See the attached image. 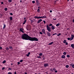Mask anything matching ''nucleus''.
<instances>
[{
    "label": "nucleus",
    "mask_w": 74,
    "mask_h": 74,
    "mask_svg": "<svg viewBox=\"0 0 74 74\" xmlns=\"http://www.w3.org/2000/svg\"><path fill=\"white\" fill-rule=\"evenodd\" d=\"M67 30H70V29L69 28H68L67 29Z\"/></svg>",
    "instance_id": "680f3d73"
},
{
    "label": "nucleus",
    "mask_w": 74,
    "mask_h": 74,
    "mask_svg": "<svg viewBox=\"0 0 74 74\" xmlns=\"http://www.w3.org/2000/svg\"><path fill=\"white\" fill-rule=\"evenodd\" d=\"M10 15H13V14H12V13H10Z\"/></svg>",
    "instance_id": "3c124183"
},
{
    "label": "nucleus",
    "mask_w": 74,
    "mask_h": 74,
    "mask_svg": "<svg viewBox=\"0 0 74 74\" xmlns=\"http://www.w3.org/2000/svg\"><path fill=\"white\" fill-rule=\"evenodd\" d=\"M55 73H57L58 71H57V70H56L55 71Z\"/></svg>",
    "instance_id": "bf43d9fd"
},
{
    "label": "nucleus",
    "mask_w": 74,
    "mask_h": 74,
    "mask_svg": "<svg viewBox=\"0 0 74 74\" xmlns=\"http://www.w3.org/2000/svg\"><path fill=\"white\" fill-rule=\"evenodd\" d=\"M43 60H45V58H43Z\"/></svg>",
    "instance_id": "052dcab7"
},
{
    "label": "nucleus",
    "mask_w": 74,
    "mask_h": 74,
    "mask_svg": "<svg viewBox=\"0 0 74 74\" xmlns=\"http://www.w3.org/2000/svg\"><path fill=\"white\" fill-rule=\"evenodd\" d=\"M8 74H12V73L11 72H8Z\"/></svg>",
    "instance_id": "c03bdc74"
},
{
    "label": "nucleus",
    "mask_w": 74,
    "mask_h": 74,
    "mask_svg": "<svg viewBox=\"0 0 74 74\" xmlns=\"http://www.w3.org/2000/svg\"><path fill=\"white\" fill-rule=\"evenodd\" d=\"M42 20V19H40L38 21V23H40V22H41Z\"/></svg>",
    "instance_id": "6e6552de"
},
{
    "label": "nucleus",
    "mask_w": 74,
    "mask_h": 74,
    "mask_svg": "<svg viewBox=\"0 0 74 74\" xmlns=\"http://www.w3.org/2000/svg\"><path fill=\"white\" fill-rule=\"evenodd\" d=\"M17 64H18V65H19V64H20V62H17Z\"/></svg>",
    "instance_id": "79ce46f5"
},
{
    "label": "nucleus",
    "mask_w": 74,
    "mask_h": 74,
    "mask_svg": "<svg viewBox=\"0 0 74 74\" xmlns=\"http://www.w3.org/2000/svg\"><path fill=\"white\" fill-rule=\"evenodd\" d=\"M53 20H56V18L55 19L53 18Z\"/></svg>",
    "instance_id": "0e129e2a"
},
{
    "label": "nucleus",
    "mask_w": 74,
    "mask_h": 74,
    "mask_svg": "<svg viewBox=\"0 0 74 74\" xmlns=\"http://www.w3.org/2000/svg\"><path fill=\"white\" fill-rule=\"evenodd\" d=\"M71 66H72L73 68H74V64H70Z\"/></svg>",
    "instance_id": "9b49d317"
},
{
    "label": "nucleus",
    "mask_w": 74,
    "mask_h": 74,
    "mask_svg": "<svg viewBox=\"0 0 74 74\" xmlns=\"http://www.w3.org/2000/svg\"><path fill=\"white\" fill-rule=\"evenodd\" d=\"M32 3H33V4H34V3H35V1H32Z\"/></svg>",
    "instance_id": "4c0bfd02"
},
{
    "label": "nucleus",
    "mask_w": 74,
    "mask_h": 74,
    "mask_svg": "<svg viewBox=\"0 0 74 74\" xmlns=\"http://www.w3.org/2000/svg\"><path fill=\"white\" fill-rule=\"evenodd\" d=\"M12 70V69L11 68H9L8 69V70Z\"/></svg>",
    "instance_id": "49530a36"
},
{
    "label": "nucleus",
    "mask_w": 74,
    "mask_h": 74,
    "mask_svg": "<svg viewBox=\"0 0 74 74\" xmlns=\"http://www.w3.org/2000/svg\"><path fill=\"white\" fill-rule=\"evenodd\" d=\"M27 30H31V25L29 24H28L27 25V27L26 28Z\"/></svg>",
    "instance_id": "f03ea898"
},
{
    "label": "nucleus",
    "mask_w": 74,
    "mask_h": 74,
    "mask_svg": "<svg viewBox=\"0 0 74 74\" xmlns=\"http://www.w3.org/2000/svg\"><path fill=\"white\" fill-rule=\"evenodd\" d=\"M6 49L7 51H8V50H9V48H8V47H6Z\"/></svg>",
    "instance_id": "cd10ccee"
},
{
    "label": "nucleus",
    "mask_w": 74,
    "mask_h": 74,
    "mask_svg": "<svg viewBox=\"0 0 74 74\" xmlns=\"http://www.w3.org/2000/svg\"><path fill=\"white\" fill-rule=\"evenodd\" d=\"M24 30V29L23 28H20V31H21V32H22V33H24L25 32H23V30Z\"/></svg>",
    "instance_id": "20e7f679"
},
{
    "label": "nucleus",
    "mask_w": 74,
    "mask_h": 74,
    "mask_svg": "<svg viewBox=\"0 0 74 74\" xmlns=\"http://www.w3.org/2000/svg\"><path fill=\"white\" fill-rule=\"evenodd\" d=\"M4 69H5V68L3 67V68H2V70H4Z\"/></svg>",
    "instance_id": "a18cd8bd"
},
{
    "label": "nucleus",
    "mask_w": 74,
    "mask_h": 74,
    "mask_svg": "<svg viewBox=\"0 0 74 74\" xmlns=\"http://www.w3.org/2000/svg\"><path fill=\"white\" fill-rule=\"evenodd\" d=\"M52 24H50L49 25V26H52Z\"/></svg>",
    "instance_id": "f704fd0d"
},
{
    "label": "nucleus",
    "mask_w": 74,
    "mask_h": 74,
    "mask_svg": "<svg viewBox=\"0 0 74 74\" xmlns=\"http://www.w3.org/2000/svg\"><path fill=\"white\" fill-rule=\"evenodd\" d=\"M42 18H47V16H42Z\"/></svg>",
    "instance_id": "f8f14e48"
},
{
    "label": "nucleus",
    "mask_w": 74,
    "mask_h": 74,
    "mask_svg": "<svg viewBox=\"0 0 74 74\" xmlns=\"http://www.w3.org/2000/svg\"><path fill=\"white\" fill-rule=\"evenodd\" d=\"M53 44V42H51L50 43L49 45H52V44Z\"/></svg>",
    "instance_id": "dca6fc26"
},
{
    "label": "nucleus",
    "mask_w": 74,
    "mask_h": 74,
    "mask_svg": "<svg viewBox=\"0 0 74 74\" xmlns=\"http://www.w3.org/2000/svg\"><path fill=\"white\" fill-rule=\"evenodd\" d=\"M73 23L74 22V19L73 20Z\"/></svg>",
    "instance_id": "774afa93"
},
{
    "label": "nucleus",
    "mask_w": 74,
    "mask_h": 74,
    "mask_svg": "<svg viewBox=\"0 0 74 74\" xmlns=\"http://www.w3.org/2000/svg\"><path fill=\"white\" fill-rule=\"evenodd\" d=\"M40 9H38L37 10V12H40Z\"/></svg>",
    "instance_id": "c85d7f7f"
},
{
    "label": "nucleus",
    "mask_w": 74,
    "mask_h": 74,
    "mask_svg": "<svg viewBox=\"0 0 74 74\" xmlns=\"http://www.w3.org/2000/svg\"><path fill=\"white\" fill-rule=\"evenodd\" d=\"M27 56H29V54H27L26 55Z\"/></svg>",
    "instance_id": "5fc2aeb1"
},
{
    "label": "nucleus",
    "mask_w": 74,
    "mask_h": 74,
    "mask_svg": "<svg viewBox=\"0 0 74 74\" xmlns=\"http://www.w3.org/2000/svg\"><path fill=\"white\" fill-rule=\"evenodd\" d=\"M25 74H27V73L26 72L25 73Z\"/></svg>",
    "instance_id": "338daca9"
},
{
    "label": "nucleus",
    "mask_w": 74,
    "mask_h": 74,
    "mask_svg": "<svg viewBox=\"0 0 74 74\" xmlns=\"http://www.w3.org/2000/svg\"><path fill=\"white\" fill-rule=\"evenodd\" d=\"M43 22L45 24V23H46V22H45V20H44L43 21Z\"/></svg>",
    "instance_id": "a19ab883"
},
{
    "label": "nucleus",
    "mask_w": 74,
    "mask_h": 74,
    "mask_svg": "<svg viewBox=\"0 0 74 74\" xmlns=\"http://www.w3.org/2000/svg\"><path fill=\"white\" fill-rule=\"evenodd\" d=\"M46 27L47 28V29L48 30L49 32H51V27H49L48 25H47L46 26Z\"/></svg>",
    "instance_id": "7ed1b4c3"
},
{
    "label": "nucleus",
    "mask_w": 74,
    "mask_h": 74,
    "mask_svg": "<svg viewBox=\"0 0 74 74\" xmlns=\"http://www.w3.org/2000/svg\"><path fill=\"white\" fill-rule=\"evenodd\" d=\"M52 12V11L51 10L50 11V12Z\"/></svg>",
    "instance_id": "13d9d810"
},
{
    "label": "nucleus",
    "mask_w": 74,
    "mask_h": 74,
    "mask_svg": "<svg viewBox=\"0 0 74 74\" xmlns=\"http://www.w3.org/2000/svg\"><path fill=\"white\" fill-rule=\"evenodd\" d=\"M67 39L68 40H70V38H68Z\"/></svg>",
    "instance_id": "864d4df0"
},
{
    "label": "nucleus",
    "mask_w": 74,
    "mask_h": 74,
    "mask_svg": "<svg viewBox=\"0 0 74 74\" xmlns=\"http://www.w3.org/2000/svg\"><path fill=\"white\" fill-rule=\"evenodd\" d=\"M66 56H67V58H70V55H67Z\"/></svg>",
    "instance_id": "473e14b6"
},
{
    "label": "nucleus",
    "mask_w": 74,
    "mask_h": 74,
    "mask_svg": "<svg viewBox=\"0 0 74 74\" xmlns=\"http://www.w3.org/2000/svg\"><path fill=\"white\" fill-rule=\"evenodd\" d=\"M60 35H61V33H59V34H58V36H60Z\"/></svg>",
    "instance_id": "8fccbe9b"
},
{
    "label": "nucleus",
    "mask_w": 74,
    "mask_h": 74,
    "mask_svg": "<svg viewBox=\"0 0 74 74\" xmlns=\"http://www.w3.org/2000/svg\"><path fill=\"white\" fill-rule=\"evenodd\" d=\"M63 54L65 55H66V52H64L63 53Z\"/></svg>",
    "instance_id": "7c9ffc66"
},
{
    "label": "nucleus",
    "mask_w": 74,
    "mask_h": 74,
    "mask_svg": "<svg viewBox=\"0 0 74 74\" xmlns=\"http://www.w3.org/2000/svg\"><path fill=\"white\" fill-rule=\"evenodd\" d=\"M9 49H13V48H12V47L11 46H10L9 47Z\"/></svg>",
    "instance_id": "ddd939ff"
},
{
    "label": "nucleus",
    "mask_w": 74,
    "mask_h": 74,
    "mask_svg": "<svg viewBox=\"0 0 74 74\" xmlns=\"http://www.w3.org/2000/svg\"><path fill=\"white\" fill-rule=\"evenodd\" d=\"M56 34H57V33L54 34H53L52 36H54V35H56Z\"/></svg>",
    "instance_id": "37998d69"
},
{
    "label": "nucleus",
    "mask_w": 74,
    "mask_h": 74,
    "mask_svg": "<svg viewBox=\"0 0 74 74\" xmlns=\"http://www.w3.org/2000/svg\"><path fill=\"white\" fill-rule=\"evenodd\" d=\"M26 22V20H25L24 22L23 23V25H24Z\"/></svg>",
    "instance_id": "2eb2a0df"
},
{
    "label": "nucleus",
    "mask_w": 74,
    "mask_h": 74,
    "mask_svg": "<svg viewBox=\"0 0 74 74\" xmlns=\"http://www.w3.org/2000/svg\"><path fill=\"white\" fill-rule=\"evenodd\" d=\"M22 38L23 40H29L30 41H38V38L35 37H30L26 34L24 33L22 36Z\"/></svg>",
    "instance_id": "f257e3e1"
},
{
    "label": "nucleus",
    "mask_w": 74,
    "mask_h": 74,
    "mask_svg": "<svg viewBox=\"0 0 74 74\" xmlns=\"http://www.w3.org/2000/svg\"><path fill=\"white\" fill-rule=\"evenodd\" d=\"M30 22H31V23H33V22H34V21H33V20H30Z\"/></svg>",
    "instance_id": "f3484780"
},
{
    "label": "nucleus",
    "mask_w": 74,
    "mask_h": 74,
    "mask_svg": "<svg viewBox=\"0 0 74 74\" xmlns=\"http://www.w3.org/2000/svg\"><path fill=\"white\" fill-rule=\"evenodd\" d=\"M61 58H62L63 59H64V58H65V56H64V55L62 56Z\"/></svg>",
    "instance_id": "9d476101"
},
{
    "label": "nucleus",
    "mask_w": 74,
    "mask_h": 74,
    "mask_svg": "<svg viewBox=\"0 0 74 74\" xmlns=\"http://www.w3.org/2000/svg\"><path fill=\"white\" fill-rule=\"evenodd\" d=\"M3 3V2H1V4H3V3Z\"/></svg>",
    "instance_id": "603ef678"
},
{
    "label": "nucleus",
    "mask_w": 74,
    "mask_h": 74,
    "mask_svg": "<svg viewBox=\"0 0 74 74\" xmlns=\"http://www.w3.org/2000/svg\"><path fill=\"white\" fill-rule=\"evenodd\" d=\"M20 62H21V63H22L23 62V60H20Z\"/></svg>",
    "instance_id": "2f4dec72"
},
{
    "label": "nucleus",
    "mask_w": 74,
    "mask_h": 74,
    "mask_svg": "<svg viewBox=\"0 0 74 74\" xmlns=\"http://www.w3.org/2000/svg\"><path fill=\"white\" fill-rule=\"evenodd\" d=\"M10 21H12V17H10Z\"/></svg>",
    "instance_id": "4468645a"
},
{
    "label": "nucleus",
    "mask_w": 74,
    "mask_h": 74,
    "mask_svg": "<svg viewBox=\"0 0 74 74\" xmlns=\"http://www.w3.org/2000/svg\"><path fill=\"white\" fill-rule=\"evenodd\" d=\"M38 19H43L42 16H38Z\"/></svg>",
    "instance_id": "a211bd4d"
},
{
    "label": "nucleus",
    "mask_w": 74,
    "mask_h": 74,
    "mask_svg": "<svg viewBox=\"0 0 74 74\" xmlns=\"http://www.w3.org/2000/svg\"><path fill=\"white\" fill-rule=\"evenodd\" d=\"M65 44H66V45H68V42H66Z\"/></svg>",
    "instance_id": "09e8293b"
},
{
    "label": "nucleus",
    "mask_w": 74,
    "mask_h": 74,
    "mask_svg": "<svg viewBox=\"0 0 74 74\" xmlns=\"http://www.w3.org/2000/svg\"><path fill=\"white\" fill-rule=\"evenodd\" d=\"M60 25V23H58L56 25V26H59Z\"/></svg>",
    "instance_id": "aec40b11"
},
{
    "label": "nucleus",
    "mask_w": 74,
    "mask_h": 74,
    "mask_svg": "<svg viewBox=\"0 0 74 74\" xmlns=\"http://www.w3.org/2000/svg\"><path fill=\"white\" fill-rule=\"evenodd\" d=\"M47 35L49 37V36H51V33H49V32H47Z\"/></svg>",
    "instance_id": "39448f33"
},
{
    "label": "nucleus",
    "mask_w": 74,
    "mask_h": 74,
    "mask_svg": "<svg viewBox=\"0 0 74 74\" xmlns=\"http://www.w3.org/2000/svg\"><path fill=\"white\" fill-rule=\"evenodd\" d=\"M49 66V64H47V63L46 64H44V66L45 67H47V66Z\"/></svg>",
    "instance_id": "1a4fd4ad"
},
{
    "label": "nucleus",
    "mask_w": 74,
    "mask_h": 74,
    "mask_svg": "<svg viewBox=\"0 0 74 74\" xmlns=\"http://www.w3.org/2000/svg\"><path fill=\"white\" fill-rule=\"evenodd\" d=\"M40 34H42V33L41 32H40Z\"/></svg>",
    "instance_id": "de8ad7c7"
},
{
    "label": "nucleus",
    "mask_w": 74,
    "mask_h": 74,
    "mask_svg": "<svg viewBox=\"0 0 74 74\" xmlns=\"http://www.w3.org/2000/svg\"><path fill=\"white\" fill-rule=\"evenodd\" d=\"M6 26H5V24H4L3 29H5Z\"/></svg>",
    "instance_id": "393cba45"
},
{
    "label": "nucleus",
    "mask_w": 74,
    "mask_h": 74,
    "mask_svg": "<svg viewBox=\"0 0 74 74\" xmlns=\"http://www.w3.org/2000/svg\"><path fill=\"white\" fill-rule=\"evenodd\" d=\"M70 38V40L71 41V40H73V38Z\"/></svg>",
    "instance_id": "412c9836"
},
{
    "label": "nucleus",
    "mask_w": 74,
    "mask_h": 74,
    "mask_svg": "<svg viewBox=\"0 0 74 74\" xmlns=\"http://www.w3.org/2000/svg\"><path fill=\"white\" fill-rule=\"evenodd\" d=\"M50 71H51L52 72H53V69L52 68L50 69Z\"/></svg>",
    "instance_id": "bb28decb"
},
{
    "label": "nucleus",
    "mask_w": 74,
    "mask_h": 74,
    "mask_svg": "<svg viewBox=\"0 0 74 74\" xmlns=\"http://www.w3.org/2000/svg\"><path fill=\"white\" fill-rule=\"evenodd\" d=\"M45 30L44 29H42V32H43V33L44 34H45Z\"/></svg>",
    "instance_id": "0eeeda50"
},
{
    "label": "nucleus",
    "mask_w": 74,
    "mask_h": 74,
    "mask_svg": "<svg viewBox=\"0 0 74 74\" xmlns=\"http://www.w3.org/2000/svg\"><path fill=\"white\" fill-rule=\"evenodd\" d=\"M36 3H38V0H36Z\"/></svg>",
    "instance_id": "e433bc0d"
},
{
    "label": "nucleus",
    "mask_w": 74,
    "mask_h": 74,
    "mask_svg": "<svg viewBox=\"0 0 74 74\" xmlns=\"http://www.w3.org/2000/svg\"><path fill=\"white\" fill-rule=\"evenodd\" d=\"M34 18H36V19H38V16H35Z\"/></svg>",
    "instance_id": "5701e85b"
},
{
    "label": "nucleus",
    "mask_w": 74,
    "mask_h": 74,
    "mask_svg": "<svg viewBox=\"0 0 74 74\" xmlns=\"http://www.w3.org/2000/svg\"><path fill=\"white\" fill-rule=\"evenodd\" d=\"M38 58H40V59L41 58V56H38L37 57Z\"/></svg>",
    "instance_id": "58836bf2"
},
{
    "label": "nucleus",
    "mask_w": 74,
    "mask_h": 74,
    "mask_svg": "<svg viewBox=\"0 0 74 74\" xmlns=\"http://www.w3.org/2000/svg\"><path fill=\"white\" fill-rule=\"evenodd\" d=\"M5 10V11H7V8H5L4 9Z\"/></svg>",
    "instance_id": "72a5a7b5"
},
{
    "label": "nucleus",
    "mask_w": 74,
    "mask_h": 74,
    "mask_svg": "<svg viewBox=\"0 0 74 74\" xmlns=\"http://www.w3.org/2000/svg\"><path fill=\"white\" fill-rule=\"evenodd\" d=\"M39 56H42V53H40L39 54Z\"/></svg>",
    "instance_id": "c756f323"
},
{
    "label": "nucleus",
    "mask_w": 74,
    "mask_h": 74,
    "mask_svg": "<svg viewBox=\"0 0 74 74\" xmlns=\"http://www.w3.org/2000/svg\"><path fill=\"white\" fill-rule=\"evenodd\" d=\"M3 16V14H0V18L1 17V16Z\"/></svg>",
    "instance_id": "ea45409f"
},
{
    "label": "nucleus",
    "mask_w": 74,
    "mask_h": 74,
    "mask_svg": "<svg viewBox=\"0 0 74 74\" xmlns=\"http://www.w3.org/2000/svg\"><path fill=\"white\" fill-rule=\"evenodd\" d=\"M14 74H16V72H15Z\"/></svg>",
    "instance_id": "e2e57ef3"
},
{
    "label": "nucleus",
    "mask_w": 74,
    "mask_h": 74,
    "mask_svg": "<svg viewBox=\"0 0 74 74\" xmlns=\"http://www.w3.org/2000/svg\"><path fill=\"white\" fill-rule=\"evenodd\" d=\"M30 54V52H29V53H28V54L29 55Z\"/></svg>",
    "instance_id": "4d7b16f0"
},
{
    "label": "nucleus",
    "mask_w": 74,
    "mask_h": 74,
    "mask_svg": "<svg viewBox=\"0 0 74 74\" xmlns=\"http://www.w3.org/2000/svg\"><path fill=\"white\" fill-rule=\"evenodd\" d=\"M69 65H67L66 66V68H69Z\"/></svg>",
    "instance_id": "a878e982"
},
{
    "label": "nucleus",
    "mask_w": 74,
    "mask_h": 74,
    "mask_svg": "<svg viewBox=\"0 0 74 74\" xmlns=\"http://www.w3.org/2000/svg\"><path fill=\"white\" fill-rule=\"evenodd\" d=\"M71 37L72 38H73V39L74 37V35L73 34L71 35Z\"/></svg>",
    "instance_id": "6ab92c4d"
},
{
    "label": "nucleus",
    "mask_w": 74,
    "mask_h": 74,
    "mask_svg": "<svg viewBox=\"0 0 74 74\" xmlns=\"http://www.w3.org/2000/svg\"><path fill=\"white\" fill-rule=\"evenodd\" d=\"M0 49H2V47H0Z\"/></svg>",
    "instance_id": "69168bd1"
},
{
    "label": "nucleus",
    "mask_w": 74,
    "mask_h": 74,
    "mask_svg": "<svg viewBox=\"0 0 74 74\" xmlns=\"http://www.w3.org/2000/svg\"><path fill=\"white\" fill-rule=\"evenodd\" d=\"M8 1L10 3H11L12 2V0H8Z\"/></svg>",
    "instance_id": "c9c22d12"
},
{
    "label": "nucleus",
    "mask_w": 74,
    "mask_h": 74,
    "mask_svg": "<svg viewBox=\"0 0 74 74\" xmlns=\"http://www.w3.org/2000/svg\"><path fill=\"white\" fill-rule=\"evenodd\" d=\"M51 29L53 30L55 29V26H52L51 27Z\"/></svg>",
    "instance_id": "423d86ee"
},
{
    "label": "nucleus",
    "mask_w": 74,
    "mask_h": 74,
    "mask_svg": "<svg viewBox=\"0 0 74 74\" xmlns=\"http://www.w3.org/2000/svg\"><path fill=\"white\" fill-rule=\"evenodd\" d=\"M53 70H54V71H55V70H56V69H55V68H54L53 69Z\"/></svg>",
    "instance_id": "6e6d98bb"
},
{
    "label": "nucleus",
    "mask_w": 74,
    "mask_h": 74,
    "mask_svg": "<svg viewBox=\"0 0 74 74\" xmlns=\"http://www.w3.org/2000/svg\"><path fill=\"white\" fill-rule=\"evenodd\" d=\"M6 61L5 60L2 63H3V64H4V63H6Z\"/></svg>",
    "instance_id": "4be33fe9"
},
{
    "label": "nucleus",
    "mask_w": 74,
    "mask_h": 74,
    "mask_svg": "<svg viewBox=\"0 0 74 74\" xmlns=\"http://www.w3.org/2000/svg\"><path fill=\"white\" fill-rule=\"evenodd\" d=\"M66 40H64L63 42L64 44H65L66 42Z\"/></svg>",
    "instance_id": "b1692460"
}]
</instances>
